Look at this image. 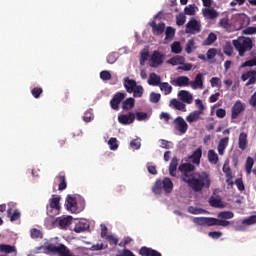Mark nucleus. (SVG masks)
I'll return each mask as SVG.
<instances>
[{
	"label": "nucleus",
	"instance_id": "6e6552de",
	"mask_svg": "<svg viewBox=\"0 0 256 256\" xmlns=\"http://www.w3.org/2000/svg\"><path fill=\"white\" fill-rule=\"evenodd\" d=\"M172 125L174 126V129L179 131V133H182V135H185V133H187V129H189V125H187V122H185V119L181 116H178L172 122Z\"/></svg>",
	"mask_w": 256,
	"mask_h": 256
},
{
	"label": "nucleus",
	"instance_id": "c756f323",
	"mask_svg": "<svg viewBox=\"0 0 256 256\" xmlns=\"http://www.w3.org/2000/svg\"><path fill=\"white\" fill-rule=\"evenodd\" d=\"M159 89L164 95H171V93H173V86L170 85L169 82H161Z\"/></svg>",
	"mask_w": 256,
	"mask_h": 256
},
{
	"label": "nucleus",
	"instance_id": "6ab92c4d",
	"mask_svg": "<svg viewBox=\"0 0 256 256\" xmlns=\"http://www.w3.org/2000/svg\"><path fill=\"white\" fill-rule=\"evenodd\" d=\"M178 97L183 101L184 103H187L188 105H191L193 103V95L189 93L187 90H181L178 93Z\"/></svg>",
	"mask_w": 256,
	"mask_h": 256
},
{
	"label": "nucleus",
	"instance_id": "473e14b6",
	"mask_svg": "<svg viewBox=\"0 0 256 256\" xmlns=\"http://www.w3.org/2000/svg\"><path fill=\"white\" fill-rule=\"evenodd\" d=\"M170 105H173L174 109H177L178 111H183L184 113L187 111L185 104L175 98L170 101Z\"/></svg>",
	"mask_w": 256,
	"mask_h": 256
},
{
	"label": "nucleus",
	"instance_id": "f704fd0d",
	"mask_svg": "<svg viewBox=\"0 0 256 256\" xmlns=\"http://www.w3.org/2000/svg\"><path fill=\"white\" fill-rule=\"evenodd\" d=\"M208 161L209 163H212V165H217V163H219V155H217L215 150L208 151Z\"/></svg>",
	"mask_w": 256,
	"mask_h": 256
},
{
	"label": "nucleus",
	"instance_id": "b1692460",
	"mask_svg": "<svg viewBox=\"0 0 256 256\" xmlns=\"http://www.w3.org/2000/svg\"><path fill=\"white\" fill-rule=\"evenodd\" d=\"M202 155L203 150H201V148H197L190 156V160L192 161V163H194V165H199V163H201Z\"/></svg>",
	"mask_w": 256,
	"mask_h": 256
},
{
	"label": "nucleus",
	"instance_id": "052dcab7",
	"mask_svg": "<svg viewBox=\"0 0 256 256\" xmlns=\"http://www.w3.org/2000/svg\"><path fill=\"white\" fill-rule=\"evenodd\" d=\"M235 185L237 186L238 191H245V184H243V179L237 178L235 180Z\"/></svg>",
	"mask_w": 256,
	"mask_h": 256
},
{
	"label": "nucleus",
	"instance_id": "4d7b16f0",
	"mask_svg": "<svg viewBox=\"0 0 256 256\" xmlns=\"http://www.w3.org/2000/svg\"><path fill=\"white\" fill-rule=\"evenodd\" d=\"M100 79H102V81H110L111 72L103 70L102 72H100Z\"/></svg>",
	"mask_w": 256,
	"mask_h": 256
},
{
	"label": "nucleus",
	"instance_id": "4be33fe9",
	"mask_svg": "<svg viewBox=\"0 0 256 256\" xmlns=\"http://www.w3.org/2000/svg\"><path fill=\"white\" fill-rule=\"evenodd\" d=\"M202 13L205 19H217L219 17V13L214 8H204Z\"/></svg>",
	"mask_w": 256,
	"mask_h": 256
},
{
	"label": "nucleus",
	"instance_id": "3c124183",
	"mask_svg": "<svg viewBox=\"0 0 256 256\" xmlns=\"http://www.w3.org/2000/svg\"><path fill=\"white\" fill-rule=\"evenodd\" d=\"M108 145L111 149V151H117V149H119V144H117V138H110L108 140Z\"/></svg>",
	"mask_w": 256,
	"mask_h": 256
},
{
	"label": "nucleus",
	"instance_id": "338daca9",
	"mask_svg": "<svg viewBox=\"0 0 256 256\" xmlns=\"http://www.w3.org/2000/svg\"><path fill=\"white\" fill-rule=\"evenodd\" d=\"M208 235L211 237V239H219L223 236V233L219 231H212L209 232Z\"/></svg>",
	"mask_w": 256,
	"mask_h": 256
},
{
	"label": "nucleus",
	"instance_id": "ea45409f",
	"mask_svg": "<svg viewBox=\"0 0 256 256\" xmlns=\"http://www.w3.org/2000/svg\"><path fill=\"white\" fill-rule=\"evenodd\" d=\"M89 228V226L86 223L83 222H79L74 226L73 231L75 233H83L85 231H87V229Z\"/></svg>",
	"mask_w": 256,
	"mask_h": 256
},
{
	"label": "nucleus",
	"instance_id": "f03ea898",
	"mask_svg": "<svg viewBox=\"0 0 256 256\" xmlns=\"http://www.w3.org/2000/svg\"><path fill=\"white\" fill-rule=\"evenodd\" d=\"M235 214L231 211H222L218 213V218L213 217H195L193 219V223L195 225H200L201 227H214L217 225L218 227H229L231 222L229 219H233Z\"/></svg>",
	"mask_w": 256,
	"mask_h": 256
},
{
	"label": "nucleus",
	"instance_id": "cd10ccee",
	"mask_svg": "<svg viewBox=\"0 0 256 256\" xmlns=\"http://www.w3.org/2000/svg\"><path fill=\"white\" fill-rule=\"evenodd\" d=\"M161 84V76L151 73L148 79V85H152L153 87H159Z\"/></svg>",
	"mask_w": 256,
	"mask_h": 256
},
{
	"label": "nucleus",
	"instance_id": "bb28decb",
	"mask_svg": "<svg viewBox=\"0 0 256 256\" xmlns=\"http://www.w3.org/2000/svg\"><path fill=\"white\" fill-rule=\"evenodd\" d=\"M211 207H215L216 209H225V204L221 197H212L209 201Z\"/></svg>",
	"mask_w": 256,
	"mask_h": 256
},
{
	"label": "nucleus",
	"instance_id": "0eeeda50",
	"mask_svg": "<svg viewBox=\"0 0 256 256\" xmlns=\"http://www.w3.org/2000/svg\"><path fill=\"white\" fill-rule=\"evenodd\" d=\"M185 33L189 35H197V33H201V22L195 18H190L186 24Z\"/></svg>",
	"mask_w": 256,
	"mask_h": 256
},
{
	"label": "nucleus",
	"instance_id": "20e7f679",
	"mask_svg": "<svg viewBox=\"0 0 256 256\" xmlns=\"http://www.w3.org/2000/svg\"><path fill=\"white\" fill-rule=\"evenodd\" d=\"M161 191H164L165 193H173V181H171V178L165 177L163 180H156L152 187V192L155 195H161Z\"/></svg>",
	"mask_w": 256,
	"mask_h": 256
},
{
	"label": "nucleus",
	"instance_id": "a18cd8bd",
	"mask_svg": "<svg viewBox=\"0 0 256 256\" xmlns=\"http://www.w3.org/2000/svg\"><path fill=\"white\" fill-rule=\"evenodd\" d=\"M82 119H83V121H84L85 123H91V121H93V119H94L93 110H91V109H90V110H87V111L84 113Z\"/></svg>",
	"mask_w": 256,
	"mask_h": 256
},
{
	"label": "nucleus",
	"instance_id": "58836bf2",
	"mask_svg": "<svg viewBox=\"0 0 256 256\" xmlns=\"http://www.w3.org/2000/svg\"><path fill=\"white\" fill-rule=\"evenodd\" d=\"M223 53L224 55H227V57H231V55H233V44H231V42H225L223 46Z\"/></svg>",
	"mask_w": 256,
	"mask_h": 256
},
{
	"label": "nucleus",
	"instance_id": "a19ab883",
	"mask_svg": "<svg viewBox=\"0 0 256 256\" xmlns=\"http://www.w3.org/2000/svg\"><path fill=\"white\" fill-rule=\"evenodd\" d=\"M188 213H191V215H203L204 213H207V210L195 206H190L188 207Z\"/></svg>",
	"mask_w": 256,
	"mask_h": 256
},
{
	"label": "nucleus",
	"instance_id": "a211bd4d",
	"mask_svg": "<svg viewBox=\"0 0 256 256\" xmlns=\"http://www.w3.org/2000/svg\"><path fill=\"white\" fill-rule=\"evenodd\" d=\"M190 87L192 89H203V73H198L194 81L190 82Z\"/></svg>",
	"mask_w": 256,
	"mask_h": 256
},
{
	"label": "nucleus",
	"instance_id": "8fccbe9b",
	"mask_svg": "<svg viewBox=\"0 0 256 256\" xmlns=\"http://www.w3.org/2000/svg\"><path fill=\"white\" fill-rule=\"evenodd\" d=\"M149 101L150 103H159L161 101V95L159 93L151 92Z\"/></svg>",
	"mask_w": 256,
	"mask_h": 256
},
{
	"label": "nucleus",
	"instance_id": "412c9836",
	"mask_svg": "<svg viewBox=\"0 0 256 256\" xmlns=\"http://www.w3.org/2000/svg\"><path fill=\"white\" fill-rule=\"evenodd\" d=\"M179 166V159L173 157L169 165V175L170 177H177V167Z\"/></svg>",
	"mask_w": 256,
	"mask_h": 256
},
{
	"label": "nucleus",
	"instance_id": "a878e982",
	"mask_svg": "<svg viewBox=\"0 0 256 256\" xmlns=\"http://www.w3.org/2000/svg\"><path fill=\"white\" fill-rule=\"evenodd\" d=\"M0 253H5L6 255L15 253V255H17V248L15 246H11L9 244H1L0 245Z\"/></svg>",
	"mask_w": 256,
	"mask_h": 256
},
{
	"label": "nucleus",
	"instance_id": "0e129e2a",
	"mask_svg": "<svg viewBox=\"0 0 256 256\" xmlns=\"http://www.w3.org/2000/svg\"><path fill=\"white\" fill-rule=\"evenodd\" d=\"M241 67H256V57L244 62Z\"/></svg>",
	"mask_w": 256,
	"mask_h": 256
},
{
	"label": "nucleus",
	"instance_id": "79ce46f5",
	"mask_svg": "<svg viewBox=\"0 0 256 256\" xmlns=\"http://www.w3.org/2000/svg\"><path fill=\"white\" fill-rule=\"evenodd\" d=\"M217 41V35L211 32L208 37L203 41L204 46L213 45L214 42Z\"/></svg>",
	"mask_w": 256,
	"mask_h": 256
},
{
	"label": "nucleus",
	"instance_id": "680f3d73",
	"mask_svg": "<svg viewBox=\"0 0 256 256\" xmlns=\"http://www.w3.org/2000/svg\"><path fill=\"white\" fill-rule=\"evenodd\" d=\"M211 87H221V79L217 77H212L210 79Z\"/></svg>",
	"mask_w": 256,
	"mask_h": 256
},
{
	"label": "nucleus",
	"instance_id": "13d9d810",
	"mask_svg": "<svg viewBox=\"0 0 256 256\" xmlns=\"http://www.w3.org/2000/svg\"><path fill=\"white\" fill-rule=\"evenodd\" d=\"M243 225H255L256 223V215L250 216L247 219L242 221Z\"/></svg>",
	"mask_w": 256,
	"mask_h": 256
},
{
	"label": "nucleus",
	"instance_id": "603ef678",
	"mask_svg": "<svg viewBox=\"0 0 256 256\" xmlns=\"http://www.w3.org/2000/svg\"><path fill=\"white\" fill-rule=\"evenodd\" d=\"M31 237H32V239H42L43 233L41 232V230H39L37 228H33L31 230Z\"/></svg>",
	"mask_w": 256,
	"mask_h": 256
},
{
	"label": "nucleus",
	"instance_id": "1a4fd4ad",
	"mask_svg": "<svg viewBox=\"0 0 256 256\" xmlns=\"http://www.w3.org/2000/svg\"><path fill=\"white\" fill-rule=\"evenodd\" d=\"M127 97L126 93L123 92H117L110 101V106L114 111L119 110V105L121 104V101Z\"/></svg>",
	"mask_w": 256,
	"mask_h": 256
},
{
	"label": "nucleus",
	"instance_id": "c03bdc74",
	"mask_svg": "<svg viewBox=\"0 0 256 256\" xmlns=\"http://www.w3.org/2000/svg\"><path fill=\"white\" fill-rule=\"evenodd\" d=\"M165 35H166L165 40L171 41L173 37H175V28L168 26L166 28Z\"/></svg>",
	"mask_w": 256,
	"mask_h": 256
},
{
	"label": "nucleus",
	"instance_id": "09e8293b",
	"mask_svg": "<svg viewBox=\"0 0 256 256\" xmlns=\"http://www.w3.org/2000/svg\"><path fill=\"white\" fill-rule=\"evenodd\" d=\"M195 47V40L194 39H190L185 47V51L188 55H191V53H193V48Z\"/></svg>",
	"mask_w": 256,
	"mask_h": 256
},
{
	"label": "nucleus",
	"instance_id": "bf43d9fd",
	"mask_svg": "<svg viewBox=\"0 0 256 256\" xmlns=\"http://www.w3.org/2000/svg\"><path fill=\"white\" fill-rule=\"evenodd\" d=\"M243 35H256V27L250 26L243 30Z\"/></svg>",
	"mask_w": 256,
	"mask_h": 256
},
{
	"label": "nucleus",
	"instance_id": "de8ad7c7",
	"mask_svg": "<svg viewBox=\"0 0 256 256\" xmlns=\"http://www.w3.org/2000/svg\"><path fill=\"white\" fill-rule=\"evenodd\" d=\"M59 181L58 191H65L67 189V179L65 176H59Z\"/></svg>",
	"mask_w": 256,
	"mask_h": 256
},
{
	"label": "nucleus",
	"instance_id": "5fc2aeb1",
	"mask_svg": "<svg viewBox=\"0 0 256 256\" xmlns=\"http://www.w3.org/2000/svg\"><path fill=\"white\" fill-rule=\"evenodd\" d=\"M31 93L35 99H39V97H41V94L43 93V88L35 87L31 90Z\"/></svg>",
	"mask_w": 256,
	"mask_h": 256
},
{
	"label": "nucleus",
	"instance_id": "4c0bfd02",
	"mask_svg": "<svg viewBox=\"0 0 256 256\" xmlns=\"http://www.w3.org/2000/svg\"><path fill=\"white\" fill-rule=\"evenodd\" d=\"M133 97L137 99H141L143 97V93H145V89H143V86L136 85L135 88L132 90Z\"/></svg>",
	"mask_w": 256,
	"mask_h": 256
},
{
	"label": "nucleus",
	"instance_id": "dca6fc26",
	"mask_svg": "<svg viewBox=\"0 0 256 256\" xmlns=\"http://www.w3.org/2000/svg\"><path fill=\"white\" fill-rule=\"evenodd\" d=\"M163 65V55L159 51H154L151 56V67Z\"/></svg>",
	"mask_w": 256,
	"mask_h": 256
},
{
	"label": "nucleus",
	"instance_id": "e2e57ef3",
	"mask_svg": "<svg viewBox=\"0 0 256 256\" xmlns=\"http://www.w3.org/2000/svg\"><path fill=\"white\" fill-rule=\"evenodd\" d=\"M21 219V212H19V210H14L13 214L10 216V221L13 222V221H17Z\"/></svg>",
	"mask_w": 256,
	"mask_h": 256
},
{
	"label": "nucleus",
	"instance_id": "e433bc0d",
	"mask_svg": "<svg viewBox=\"0 0 256 256\" xmlns=\"http://www.w3.org/2000/svg\"><path fill=\"white\" fill-rule=\"evenodd\" d=\"M184 14L189 15L190 17H193L197 14V5L190 4L184 8Z\"/></svg>",
	"mask_w": 256,
	"mask_h": 256
},
{
	"label": "nucleus",
	"instance_id": "2eb2a0df",
	"mask_svg": "<svg viewBox=\"0 0 256 256\" xmlns=\"http://www.w3.org/2000/svg\"><path fill=\"white\" fill-rule=\"evenodd\" d=\"M139 255H141V256H163V255H161V252H159L153 248H149L147 246H143L140 248Z\"/></svg>",
	"mask_w": 256,
	"mask_h": 256
},
{
	"label": "nucleus",
	"instance_id": "393cba45",
	"mask_svg": "<svg viewBox=\"0 0 256 256\" xmlns=\"http://www.w3.org/2000/svg\"><path fill=\"white\" fill-rule=\"evenodd\" d=\"M227 145H229V137H224L218 142V153L219 155H223L225 153V149H227Z\"/></svg>",
	"mask_w": 256,
	"mask_h": 256
},
{
	"label": "nucleus",
	"instance_id": "7ed1b4c3",
	"mask_svg": "<svg viewBox=\"0 0 256 256\" xmlns=\"http://www.w3.org/2000/svg\"><path fill=\"white\" fill-rule=\"evenodd\" d=\"M232 43L240 57H244L245 53L253 49V41L249 37H239L238 39L233 40Z\"/></svg>",
	"mask_w": 256,
	"mask_h": 256
},
{
	"label": "nucleus",
	"instance_id": "c9c22d12",
	"mask_svg": "<svg viewBox=\"0 0 256 256\" xmlns=\"http://www.w3.org/2000/svg\"><path fill=\"white\" fill-rule=\"evenodd\" d=\"M253 165H255V159L253 157L248 156L245 162V171L247 175H251V170L253 169Z\"/></svg>",
	"mask_w": 256,
	"mask_h": 256
},
{
	"label": "nucleus",
	"instance_id": "ddd939ff",
	"mask_svg": "<svg viewBox=\"0 0 256 256\" xmlns=\"http://www.w3.org/2000/svg\"><path fill=\"white\" fill-rule=\"evenodd\" d=\"M150 27H152V33L153 35L159 36L163 35L165 33V23L161 22L157 24L155 20L149 23Z\"/></svg>",
	"mask_w": 256,
	"mask_h": 256
},
{
	"label": "nucleus",
	"instance_id": "423d86ee",
	"mask_svg": "<svg viewBox=\"0 0 256 256\" xmlns=\"http://www.w3.org/2000/svg\"><path fill=\"white\" fill-rule=\"evenodd\" d=\"M65 207L67 211H70V213H81V210L85 209V201H83L82 207H79L77 204V198L68 195L65 200Z\"/></svg>",
	"mask_w": 256,
	"mask_h": 256
},
{
	"label": "nucleus",
	"instance_id": "69168bd1",
	"mask_svg": "<svg viewBox=\"0 0 256 256\" xmlns=\"http://www.w3.org/2000/svg\"><path fill=\"white\" fill-rule=\"evenodd\" d=\"M130 147L132 149H141V142L139 139H134L130 142Z\"/></svg>",
	"mask_w": 256,
	"mask_h": 256
},
{
	"label": "nucleus",
	"instance_id": "5701e85b",
	"mask_svg": "<svg viewBox=\"0 0 256 256\" xmlns=\"http://www.w3.org/2000/svg\"><path fill=\"white\" fill-rule=\"evenodd\" d=\"M136 85L137 81L130 79L129 77L124 78V87L127 93H133V90L135 89Z\"/></svg>",
	"mask_w": 256,
	"mask_h": 256
},
{
	"label": "nucleus",
	"instance_id": "6e6d98bb",
	"mask_svg": "<svg viewBox=\"0 0 256 256\" xmlns=\"http://www.w3.org/2000/svg\"><path fill=\"white\" fill-rule=\"evenodd\" d=\"M106 241H108V243L110 245H119V238L113 236V235H109V236H106Z\"/></svg>",
	"mask_w": 256,
	"mask_h": 256
},
{
	"label": "nucleus",
	"instance_id": "4468645a",
	"mask_svg": "<svg viewBox=\"0 0 256 256\" xmlns=\"http://www.w3.org/2000/svg\"><path fill=\"white\" fill-rule=\"evenodd\" d=\"M170 83L171 85H174V87H187L190 85L189 77L187 76H179L175 79H172Z\"/></svg>",
	"mask_w": 256,
	"mask_h": 256
},
{
	"label": "nucleus",
	"instance_id": "f8f14e48",
	"mask_svg": "<svg viewBox=\"0 0 256 256\" xmlns=\"http://www.w3.org/2000/svg\"><path fill=\"white\" fill-rule=\"evenodd\" d=\"M135 121V114L133 112H129L128 114H120L118 116V122L121 125H131Z\"/></svg>",
	"mask_w": 256,
	"mask_h": 256
},
{
	"label": "nucleus",
	"instance_id": "f3484780",
	"mask_svg": "<svg viewBox=\"0 0 256 256\" xmlns=\"http://www.w3.org/2000/svg\"><path fill=\"white\" fill-rule=\"evenodd\" d=\"M249 146V140H247V133L242 132L238 138V147L241 151H245Z\"/></svg>",
	"mask_w": 256,
	"mask_h": 256
},
{
	"label": "nucleus",
	"instance_id": "49530a36",
	"mask_svg": "<svg viewBox=\"0 0 256 256\" xmlns=\"http://www.w3.org/2000/svg\"><path fill=\"white\" fill-rule=\"evenodd\" d=\"M183 51V48H181L180 42H174L171 44V52L175 53L176 55H179Z\"/></svg>",
	"mask_w": 256,
	"mask_h": 256
},
{
	"label": "nucleus",
	"instance_id": "9b49d317",
	"mask_svg": "<svg viewBox=\"0 0 256 256\" xmlns=\"http://www.w3.org/2000/svg\"><path fill=\"white\" fill-rule=\"evenodd\" d=\"M245 111V105L241 101H236L231 109V119H237L240 113Z\"/></svg>",
	"mask_w": 256,
	"mask_h": 256
},
{
	"label": "nucleus",
	"instance_id": "72a5a7b5",
	"mask_svg": "<svg viewBox=\"0 0 256 256\" xmlns=\"http://www.w3.org/2000/svg\"><path fill=\"white\" fill-rule=\"evenodd\" d=\"M135 107V98H127L123 104H122V109L124 111H131Z\"/></svg>",
	"mask_w": 256,
	"mask_h": 256
},
{
	"label": "nucleus",
	"instance_id": "c85d7f7f",
	"mask_svg": "<svg viewBox=\"0 0 256 256\" xmlns=\"http://www.w3.org/2000/svg\"><path fill=\"white\" fill-rule=\"evenodd\" d=\"M201 115H203V112L196 110V111L190 113V114L186 117V121H187L188 123H195V122L199 121V118L201 117Z\"/></svg>",
	"mask_w": 256,
	"mask_h": 256
},
{
	"label": "nucleus",
	"instance_id": "7c9ffc66",
	"mask_svg": "<svg viewBox=\"0 0 256 256\" xmlns=\"http://www.w3.org/2000/svg\"><path fill=\"white\" fill-rule=\"evenodd\" d=\"M219 27H221L222 29H225V31H228L229 33H231L232 29H233V25L229 22V18H222L219 21Z\"/></svg>",
	"mask_w": 256,
	"mask_h": 256
},
{
	"label": "nucleus",
	"instance_id": "9d476101",
	"mask_svg": "<svg viewBox=\"0 0 256 256\" xmlns=\"http://www.w3.org/2000/svg\"><path fill=\"white\" fill-rule=\"evenodd\" d=\"M242 81H248L246 83V87H249V85H255L256 84V71L250 70L241 75Z\"/></svg>",
	"mask_w": 256,
	"mask_h": 256
},
{
	"label": "nucleus",
	"instance_id": "39448f33",
	"mask_svg": "<svg viewBox=\"0 0 256 256\" xmlns=\"http://www.w3.org/2000/svg\"><path fill=\"white\" fill-rule=\"evenodd\" d=\"M46 210L49 217H57L61 213V196L52 195Z\"/></svg>",
	"mask_w": 256,
	"mask_h": 256
},
{
	"label": "nucleus",
	"instance_id": "2f4dec72",
	"mask_svg": "<svg viewBox=\"0 0 256 256\" xmlns=\"http://www.w3.org/2000/svg\"><path fill=\"white\" fill-rule=\"evenodd\" d=\"M168 63L173 66L185 65V57L179 55L174 56L168 60Z\"/></svg>",
	"mask_w": 256,
	"mask_h": 256
},
{
	"label": "nucleus",
	"instance_id": "aec40b11",
	"mask_svg": "<svg viewBox=\"0 0 256 256\" xmlns=\"http://www.w3.org/2000/svg\"><path fill=\"white\" fill-rule=\"evenodd\" d=\"M56 223H58L60 229H66L69 227V225H71V223H73V217L67 216L63 218H57Z\"/></svg>",
	"mask_w": 256,
	"mask_h": 256
},
{
	"label": "nucleus",
	"instance_id": "774afa93",
	"mask_svg": "<svg viewBox=\"0 0 256 256\" xmlns=\"http://www.w3.org/2000/svg\"><path fill=\"white\" fill-rule=\"evenodd\" d=\"M116 256H136L133 254V252L129 249H123L120 254H117Z\"/></svg>",
	"mask_w": 256,
	"mask_h": 256
},
{
	"label": "nucleus",
	"instance_id": "37998d69",
	"mask_svg": "<svg viewBox=\"0 0 256 256\" xmlns=\"http://www.w3.org/2000/svg\"><path fill=\"white\" fill-rule=\"evenodd\" d=\"M185 21H187V16L185 13L180 12L178 15H176V25H178V27L185 25Z\"/></svg>",
	"mask_w": 256,
	"mask_h": 256
},
{
	"label": "nucleus",
	"instance_id": "864d4df0",
	"mask_svg": "<svg viewBox=\"0 0 256 256\" xmlns=\"http://www.w3.org/2000/svg\"><path fill=\"white\" fill-rule=\"evenodd\" d=\"M223 173H225L226 177L231 178V175H233V172L231 171V167L229 166V162H225L223 165Z\"/></svg>",
	"mask_w": 256,
	"mask_h": 256
},
{
	"label": "nucleus",
	"instance_id": "f257e3e1",
	"mask_svg": "<svg viewBox=\"0 0 256 256\" xmlns=\"http://www.w3.org/2000/svg\"><path fill=\"white\" fill-rule=\"evenodd\" d=\"M178 170L181 174V180L194 191V193H201L203 189L211 187V175L207 172H194L195 165L191 163H183Z\"/></svg>",
	"mask_w": 256,
	"mask_h": 256
}]
</instances>
